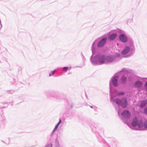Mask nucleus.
Segmentation results:
<instances>
[{
  "label": "nucleus",
  "instance_id": "8",
  "mask_svg": "<svg viewBox=\"0 0 147 147\" xmlns=\"http://www.w3.org/2000/svg\"><path fill=\"white\" fill-rule=\"evenodd\" d=\"M142 127H140V129L141 130H144L145 129H147V121H145L144 124H143V121H142Z\"/></svg>",
  "mask_w": 147,
  "mask_h": 147
},
{
  "label": "nucleus",
  "instance_id": "23",
  "mask_svg": "<svg viewBox=\"0 0 147 147\" xmlns=\"http://www.w3.org/2000/svg\"><path fill=\"white\" fill-rule=\"evenodd\" d=\"M122 103L123 104H124V102H122Z\"/></svg>",
  "mask_w": 147,
  "mask_h": 147
},
{
  "label": "nucleus",
  "instance_id": "3",
  "mask_svg": "<svg viewBox=\"0 0 147 147\" xmlns=\"http://www.w3.org/2000/svg\"><path fill=\"white\" fill-rule=\"evenodd\" d=\"M122 115L124 118L128 119L130 117L131 114L128 111L125 110L122 112Z\"/></svg>",
  "mask_w": 147,
  "mask_h": 147
},
{
  "label": "nucleus",
  "instance_id": "4",
  "mask_svg": "<svg viewBox=\"0 0 147 147\" xmlns=\"http://www.w3.org/2000/svg\"><path fill=\"white\" fill-rule=\"evenodd\" d=\"M107 38H105L102 39L97 44V46L98 47H101L104 46L105 43Z\"/></svg>",
  "mask_w": 147,
  "mask_h": 147
},
{
  "label": "nucleus",
  "instance_id": "2",
  "mask_svg": "<svg viewBox=\"0 0 147 147\" xmlns=\"http://www.w3.org/2000/svg\"><path fill=\"white\" fill-rule=\"evenodd\" d=\"M142 120H138L136 117L133 118L131 123L132 125L134 127L138 126L139 128L142 127Z\"/></svg>",
  "mask_w": 147,
  "mask_h": 147
},
{
  "label": "nucleus",
  "instance_id": "9",
  "mask_svg": "<svg viewBox=\"0 0 147 147\" xmlns=\"http://www.w3.org/2000/svg\"><path fill=\"white\" fill-rule=\"evenodd\" d=\"M129 51V48L127 47L122 52V54L123 55H125L127 54Z\"/></svg>",
  "mask_w": 147,
  "mask_h": 147
},
{
  "label": "nucleus",
  "instance_id": "7",
  "mask_svg": "<svg viewBox=\"0 0 147 147\" xmlns=\"http://www.w3.org/2000/svg\"><path fill=\"white\" fill-rule=\"evenodd\" d=\"M118 79V77L117 76L113 78L112 80V82L113 85L115 86H118L117 81Z\"/></svg>",
  "mask_w": 147,
  "mask_h": 147
},
{
  "label": "nucleus",
  "instance_id": "18",
  "mask_svg": "<svg viewBox=\"0 0 147 147\" xmlns=\"http://www.w3.org/2000/svg\"><path fill=\"white\" fill-rule=\"evenodd\" d=\"M48 146L49 147H52V144H48L47 146V147H48Z\"/></svg>",
  "mask_w": 147,
  "mask_h": 147
},
{
  "label": "nucleus",
  "instance_id": "17",
  "mask_svg": "<svg viewBox=\"0 0 147 147\" xmlns=\"http://www.w3.org/2000/svg\"><path fill=\"white\" fill-rule=\"evenodd\" d=\"M54 71H52L51 73L49 74V76H51V75H53L54 73Z\"/></svg>",
  "mask_w": 147,
  "mask_h": 147
},
{
  "label": "nucleus",
  "instance_id": "6",
  "mask_svg": "<svg viewBox=\"0 0 147 147\" xmlns=\"http://www.w3.org/2000/svg\"><path fill=\"white\" fill-rule=\"evenodd\" d=\"M105 60V62L108 63L112 62L114 60V59L112 56H109L106 57Z\"/></svg>",
  "mask_w": 147,
  "mask_h": 147
},
{
  "label": "nucleus",
  "instance_id": "14",
  "mask_svg": "<svg viewBox=\"0 0 147 147\" xmlns=\"http://www.w3.org/2000/svg\"><path fill=\"white\" fill-rule=\"evenodd\" d=\"M126 78L125 77H123L121 79V81L123 83L125 82L126 81Z\"/></svg>",
  "mask_w": 147,
  "mask_h": 147
},
{
  "label": "nucleus",
  "instance_id": "22",
  "mask_svg": "<svg viewBox=\"0 0 147 147\" xmlns=\"http://www.w3.org/2000/svg\"><path fill=\"white\" fill-rule=\"evenodd\" d=\"M145 86H147V82L146 83V84H145Z\"/></svg>",
  "mask_w": 147,
  "mask_h": 147
},
{
  "label": "nucleus",
  "instance_id": "15",
  "mask_svg": "<svg viewBox=\"0 0 147 147\" xmlns=\"http://www.w3.org/2000/svg\"><path fill=\"white\" fill-rule=\"evenodd\" d=\"M68 68L69 67H65L63 68V70L67 71V70Z\"/></svg>",
  "mask_w": 147,
  "mask_h": 147
},
{
  "label": "nucleus",
  "instance_id": "20",
  "mask_svg": "<svg viewBox=\"0 0 147 147\" xmlns=\"http://www.w3.org/2000/svg\"><path fill=\"white\" fill-rule=\"evenodd\" d=\"M61 120L60 119H59V122L57 123V124H58V125H59V124L61 122Z\"/></svg>",
  "mask_w": 147,
  "mask_h": 147
},
{
  "label": "nucleus",
  "instance_id": "13",
  "mask_svg": "<svg viewBox=\"0 0 147 147\" xmlns=\"http://www.w3.org/2000/svg\"><path fill=\"white\" fill-rule=\"evenodd\" d=\"M147 103V100H145L142 101L141 105V107H144Z\"/></svg>",
  "mask_w": 147,
  "mask_h": 147
},
{
  "label": "nucleus",
  "instance_id": "21",
  "mask_svg": "<svg viewBox=\"0 0 147 147\" xmlns=\"http://www.w3.org/2000/svg\"><path fill=\"white\" fill-rule=\"evenodd\" d=\"M124 93L123 92H121L119 94V95H121V94H123Z\"/></svg>",
  "mask_w": 147,
  "mask_h": 147
},
{
  "label": "nucleus",
  "instance_id": "16",
  "mask_svg": "<svg viewBox=\"0 0 147 147\" xmlns=\"http://www.w3.org/2000/svg\"><path fill=\"white\" fill-rule=\"evenodd\" d=\"M59 125H58V124H57V125H56V127L55 128H54V129L53 131H55L57 129V127H58Z\"/></svg>",
  "mask_w": 147,
  "mask_h": 147
},
{
  "label": "nucleus",
  "instance_id": "12",
  "mask_svg": "<svg viewBox=\"0 0 147 147\" xmlns=\"http://www.w3.org/2000/svg\"><path fill=\"white\" fill-rule=\"evenodd\" d=\"M142 85V83L140 81H138L135 83V86L137 87H140Z\"/></svg>",
  "mask_w": 147,
  "mask_h": 147
},
{
  "label": "nucleus",
  "instance_id": "1",
  "mask_svg": "<svg viewBox=\"0 0 147 147\" xmlns=\"http://www.w3.org/2000/svg\"><path fill=\"white\" fill-rule=\"evenodd\" d=\"M115 101L117 104L121 106L123 108H125L127 105V102L125 98H123L121 100L117 98Z\"/></svg>",
  "mask_w": 147,
  "mask_h": 147
},
{
  "label": "nucleus",
  "instance_id": "5",
  "mask_svg": "<svg viewBox=\"0 0 147 147\" xmlns=\"http://www.w3.org/2000/svg\"><path fill=\"white\" fill-rule=\"evenodd\" d=\"M119 38L120 40L123 42H126L127 41V37L124 34L120 35L119 37Z\"/></svg>",
  "mask_w": 147,
  "mask_h": 147
},
{
  "label": "nucleus",
  "instance_id": "11",
  "mask_svg": "<svg viewBox=\"0 0 147 147\" xmlns=\"http://www.w3.org/2000/svg\"><path fill=\"white\" fill-rule=\"evenodd\" d=\"M117 36V34H112L108 38V39L111 40H113Z\"/></svg>",
  "mask_w": 147,
  "mask_h": 147
},
{
  "label": "nucleus",
  "instance_id": "10",
  "mask_svg": "<svg viewBox=\"0 0 147 147\" xmlns=\"http://www.w3.org/2000/svg\"><path fill=\"white\" fill-rule=\"evenodd\" d=\"M106 57L104 56H102L99 58V61L101 63H103L105 62V59Z\"/></svg>",
  "mask_w": 147,
  "mask_h": 147
},
{
  "label": "nucleus",
  "instance_id": "24",
  "mask_svg": "<svg viewBox=\"0 0 147 147\" xmlns=\"http://www.w3.org/2000/svg\"><path fill=\"white\" fill-rule=\"evenodd\" d=\"M91 107V108H92V107Z\"/></svg>",
  "mask_w": 147,
  "mask_h": 147
},
{
  "label": "nucleus",
  "instance_id": "19",
  "mask_svg": "<svg viewBox=\"0 0 147 147\" xmlns=\"http://www.w3.org/2000/svg\"><path fill=\"white\" fill-rule=\"evenodd\" d=\"M145 112L146 114H147V108H146L145 109Z\"/></svg>",
  "mask_w": 147,
  "mask_h": 147
}]
</instances>
